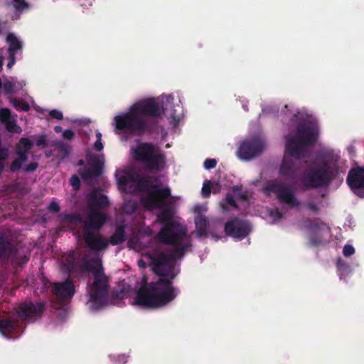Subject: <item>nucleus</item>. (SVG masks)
I'll list each match as a JSON object with an SVG mask.
<instances>
[{
    "mask_svg": "<svg viewBox=\"0 0 364 364\" xmlns=\"http://www.w3.org/2000/svg\"><path fill=\"white\" fill-rule=\"evenodd\" d=\"M346 182L356 196L364 198V166L351 168L348 173Z\"/></svg>",
    "mask_w": 364,
    "mask_h": 364,
    "instance_id": "obj_14",
    "label": "nucleus"
},
{
    "mask_svg": "<svg viewBox=\"0 0 364 364\" xmlns=\"http://www.w3.org/2000/svg\"><path fill=\"white\" fill-rule=\"evenodd\" d=\"M225 203L232 208L237 209L238 208L237 203L235 200L234 196L232 193H228L225 198Z\"/></svg>",
    "mask_w": 364,
    "mask_h": 364,
    "instance_id": "obj_31",
    "label": "nucleus"
},
{
    "mask_svg": "<svg viewBox=\"0 0 364 364\" xmlns=\"http://www.w3.org/2000/svg\"><path fill=\"white\" fill-rule=\"evenodd\" d=\"M48 210L53 213L59 212L60 211L59 204L57 202L52 201L48 206Z\"/></svg>",
    "mask_w": 364,
    "mask_h": 364,
    "instance_id": "obj_44",
    "label": "nucleus"
},
{
    "mask_svg": "<svg viewBox=\"0 0 364 364\" xmlns=\"http://www.w3.org/2000/svg\"><path fill=\"white\" fill-rule=\"evenodd\" d=\"M93 203L96 206L103 208L108 205L109 200L106 196L100 195V196L95 197L93 198Z\"/></svg>",
    "mask_w": 364,
    "mask_h": 364,
    "instance_id": "obj_28",
    "label": "nucleus"
},
{
    "mask_svg": "<svg viewBox=\"0 0 364 364\" xmlns=\"http://www.w3.org/2000/svg\"><path fill=\"white\" fill-rule=\"evenodd\" d=\"M84 267L93 274L92 283L87 284L89 301L97 307L102 306L106 304L108 296L109 280L103 272L102 264L97 259H92L85 262Z\"/></svg>",
    "mask_w": 364,
    "mask_h": 364,
    "instance_id": "obj_5",
    "label": "nucleus"
},
{
    "mask_svg": "<svg viewBox=\"0 0 364 364\" xmlns=\"http://www.w3.org/2000/svg\"><path fill=\"white\" fill-rule=\"evenodd\" d=\"M20 144L23 146V150H26V151H29L33 146V142L28 138H21L20 139Z\"/></svg>",
    "mask_w": 364,
    "mask_h": 364,
    "instance_id": "obj_32",
    "label": "nucleus"
},
{
    "mask_svg": "<svg viewBox=\"0 0 364 364\" xmlns=\"http://www.w3.org/2000/svg\"><path fill=\"white\" fill-rule=\"evenodd\" d=\"M135 176L134 174L119 173L116 174L118 185L122 188H125L129 183H134Z\"/></svg>",
    "mask_w": 364,
    "mask_h": 364,
    "instance_id": "obj_26",
    "label": "nucleus"
},
{
    "mask_svg": "<svg viewBox=\"0 0 364 364\" xmlns=\"http://www.w3.org/2000/svg\"><path fill=\"white\" fill-rule=\"evenodd\" d=\"M15 3H18L19 1H21V0H13Z\"/></svg>",
    "mask_w": 364,
    "mask_h": 364,
    "instance_id": "obj_60",
    "label": "nucleus"
},
{
    "mask_svg": "<svg viewBox=\"0 0 364 364\" xmlns=\"http://www.w3.org/2000/svg\"><path fill=\"white\" fill-rule=\"evenodd\" d=\"M172 107L168 102L161 107L153 98L139 101L129 108V112L114 117L115 127L117 130L136 136L159 133V119L162 114L176 120V110Z\"/></svg>",
    "mask_w": 364,
    "mask_h": 364,
    "instance_id": "obj_2",
    "label": "nucleus"
},
{
    "mask_svg": "<svg viewBox=\"0 0 364 364\" xmlns=\"http://www.w3.org/2000/svg\"><path fill=\"white\" fill-rule=\"evenodd\" d=\"M15 7L18 11H23L28 9L29 4L25 0H21L15 5Z\"/></svg>",
    "mask_w": 364,
    "mask_h": 364,
    "instance_id": "obj_42",
    "label": "nucleus"
},
{
    "mask_svg": "<svg viewBox=\"0 0 364 364\" xmlns=\"http://www.w3.org/2000/svg\"><path fill=\"white\" fill-rule=\"evenodd\" d=\"M138 264L140 267H146V264H145V262L142 260V259H139L138 261Z\"/></svg>",
    "mask_w": 364,
    "mask_h": 364,
    "instance_id": "obj_53",
    "label": "nucleus"
},
{
    "mask_svg": "<svg viewBox=\"0 0 364 364\" xmlns=\"http://www.w3.org/2000/svg\"><path fill=\"white\" fill-rule=\"evenodd\" d=\"M83 239L86 247L96 252L107 249L109 245V242L101 234L92 231H83Z\"/></svg>",
    "mask_w": 364,
    "mask_h": 364,
    "instance_id": "obj_15",
    "label": "nucleus"
},
{
    "mask_svg": "<svg viewBox=\"0 0 364 364\" xmlns=\"http://www.w3.org/2000/svg\"><path fill=\"white\" fill-rule=\"evenodd\" d=\"M265 148V142L259 137H252L242 141L237 151L238 158L250 161L259 156Z\"/></svg>",
    "mask_w": 364,
    "mask_h": 364,
    "instance_id": "obj_10",
    "label": "nucleus"
},
{
    "mask_svg": "<svg viewBox=\"0 0 364 364\" xmlns=\"http://www.w3.org/2000/svg\"><path fill=\"white\" fill-rule=\"evenodd\" d=\"M28 152L26 150H23L22 149H18L16 150V154L18 155L17 159L22 162H26L28 160Z\"/></svg>",
    "mask_w": 364,
    "mask_h": 364,
    "instance_id": "obj_36",
    "label": "nucleus"
},
{
    "mask_svg": "<svg viewBox=\"0 0 364 364\" xmlns=\"http://www.w3.org/2000/svg\"><path fill=\"white\" fill-rule=\"evenodd\" d=\"M157 178L150 176H140L136 174L134 178V184L136 185L139 191L146 193V195L151 192L152 189L156 188L157 185L155 183Z\"/></svg>",
    "mask_w": 364,
    "mask_h": 364,
    "instance_id": "obj_19",
    "label": "nucleus"
},
{
    "mask_svg": "<svg viewBox=\"0 0 364 364\" xmlns=\"http://www.w3.org/2000/svg\"><path fill=\"white\" fill-rule=\"evenodd\" d=\"M159 240L166 245H171L174 248L184 247V254L191 246L187 235V229L177 222L164 225L157 235Z\"/></svg>",
    "mask_w": 364,
    "mask_h": 364,
    "instance_id": "obj_6",
    "label": "nucleus"
},
{
    "mask_svg": "<svg viewBox=\"0 0 364 364\" xmlns=\"http://www.w3.org/2000/svg\"><path fill=\"white\" fill-rule=\"evenodd\" d=\"M38 167V163L31 162L29 164L23 166V169L26 173H33L37 169Z\"/></svg>",
    "mask_w": 364,
    "mask_h": 364,
    "instance_id": "obj_39",
    "label": "nucleus"
},
{
    "mask_svg": "<svg viewBox=\"0 0 364 364\" xmlns=\"http://www.w3.org/2000/svg\"><path fill=\"white\" fill-rule=\"evenodd\" d=\"M63 138L70 140L74 137V132L71 129H66L63 133Z\"/></svg>",
    "mask_w": 364,
    "mask_h": 364,
    "instance_id": "obj_47",
    "label": "nucleus"
},
{
    "mask_svg": "<svg viewBox=\"0 0 364 364\" xmlns=\"http://www.w3.org/2000/svg\"><path fill=\"white\" fill-rule=\"evenodd\" d=\"M23 162L15 159L11 164L10 170L11 172L15 173L22 168Z\"/></svg>",
    "mask_w": 364,
    "mask_h": 364,
    "instance_id": "obj_35",
    "label": "nucleus"
},
{
    "mask_svg": "<svg viewBox=\"0 0 364 364\" xmlns=\"http://www.w3.org/2000/svg\"><path fill=\"white\" fill-rule=\"evenodd\" d=\"M54 129H55V131L56 132H60V131H61L62 128H61L60 127H59V126H56V127L54 128Z\"/></svg>",
    "mask_w": 364,
    "mask_h": 364,
    "instance_id": "obj_57",
    "label": "nucleus"
},
{
    "mask_svg": "<svg viewBox=\"0 0 364 364\" xmlns=\"http://www.w3.org/2000/svg\"><path fill=\"white\" fill-rule=\"evenodd\" d=\"M17 252V249L5 235H0V260L12 259Z\"/></svg>",
    "mask_w": 364,
    "mask_h": 364,
    "instance_id": "obj_20",
    "label": "nucleus"
},
{
    "mask_svg": "<svg viewBox=\"0 0 364 364\" xmlns=\"http://www.w3.org/2000/svg\"><path fill=\"white\" fill-rule=\"evenodd\" d=\"M184 255V247L173 249L170 254L159 252L150 257L154 272L164 277L156 282L148 283L146 279H142L134 299L137 306L149 309H156L166 306L175 299L180 291L173 286L176 277L173 273L175 261Z\"/></svg>",
    "mask_w": 364,
    "mask_h": 364,
    "instance_id": "obj_1",
    "label": "nucleus"
},
{
    "mask_svg": "<svg viewBox=\"0 0 364 364\" xmlns=\"http://www.w3.org/2000/svg\"><path fill=\"white\" fill-rule=\"evenodd\" d=\"M216 165L217 161L215 159H207L203 163V166L207 170L214 168Z\"/></svg>",
    "mask_w": 364,
    "mask_h": 364,
    "instance_id": "obj_37",
    "label": "nucleus"
},
{
    "mask_svg": "<svg viewBox=\"0 0 364 364\" xmlns=\"http://www.w3.org/2000/svg\"><path fill=\"white\" fill-rule=\"evenodd\" d=\"M97 140H102V134L100 132H97L96 134Z\"/></svg>",
    "mask_w": 364,
    "mask_h": 364,
    "instance_id": "obj_55",
    "label": "nucleus"
},
{
    "mask_svg": "<svg viewBox=\"0 0 364 364\" xmlns=\"http://www.w3.org/2000/svg\"><path fill=\"white\" fill-rule=\"evenodd\" d=\"M11 113L8 108L0 109V121L5 124L6 129L10 132H14V127H16V122L11 121Z\"/></svg>",
    "mask_w": 364,
    "mask_h": 364,
    "instance_id": "obj_23",
    "label": "nucleus"
},
{
    "mask_svg": "<svg viewBox=\"0 0 364 364\" xmlns=\"http://www.w3.org/2000/svg\"><path fill=\"white\" fill-rule=\"evenodd\" d=\"M36 145L38 147L45 148L48 146L47 139L46 135H39L36 140Z\"/></svg>",
    "mask_w": 364,
    "mask_h": 364,
    "instance_id": "obj_33",
    "label": "nucleus"
},
{
    "mask_svg": "<svg viewBox=\"0 0 364 364\" xmlns=\"http://www.w3.org/2000/svg\"><path fill=\"white\" fill-rule=\"evenodd\" d=\"M11 103L17 111L27 112L30 109V105L28 102L17 98H11Z\"/></svg>",
    "mask_w": 364,
    "mask_h": 364,
    "instance_id": "obj_27",
    "label": "nucleus"
},
{
    "mask_svg": "<svg viewBox=\"0 0 364 364\" xmlns=\"http://www.w3.org/2000/svg\"><path fill=\"white\" fill-rule=\"evenodd\" d=\"M169 197H171L169 187L159 188L156 185L155 188L141 198V203L148 208H162L168 205L165 200Z\"/></svg>",
    "mask_w": 364,
    "mask_h": 364,
    "instance_id": "obj_11",
    "label": "nucleus"
},
{
    "mask_svg": "<svg viewBox=\"0 0 364 364\" xmlns=\"http://www.w3.org/2000/svg\"><path fill=\"white\" fill-rule=\"evenodd\" d=\"M122 297H124L125 296V294L124 292H122Z\"/></svg>",
    "mask_w": 364,
    "mask_h": 364,
    "instance_id": "obj_62",
    "label": "nucleus"
},
{
    "mask_svg": "<svg viewBox=\"0 0 364 364\" xmlns=\"http://www.w3.org/2000/svg\"><path fill=\"white\" fill-rule=\"evenodd\" d=\"M6 41L9 43L8 53L16 54L18 50L22 48V43L14 33H9L6 37Z\"/></svg>",
    "mask_w": 364,
    "mask_h": 364,
    "instance_id": "obj_25",
    "label": "nucleus"
},
{
    "mask_svg": "<svg viewBox=\"0 0 364 364\" xmlns=\"http://www.w3.org/2000/svg\"><path fill=\"white\" fill-rule=\"evenodd\" d=\"M53 292L55 296L62 301L70 299L75 293L73 282L67 279L65 282L55 284Z\"/></svg>",
    "mask_w": 364,
    "mask_h": 364,
    "instance_id": "obj_17",
    "label": "nucleus"
},
{
    "mask_svg": "<svg viewBox=\"0 0 364 364\" xmlns=\"http://www.w3.org/2000/svg\"><path fill=\"white\" fill-rule=\"evenodd\" d=\"M103 144L102 142V140H96V141L94 144V149L97 151H100L103 149Z\"/></svg>",
    "mask_w": 364,
    "mask_h": 364,
    "instance_id": "obj_49",
    "label": "nucleus"
},
{
    "mask_svg": "<svg viewBox=\"0 0 364 364\" xmlns=\"http://www.w3.org/2000/svg\"><path fill=\"white\" fill-rule=\"evenodd\" d=\"M126 240L125 226L119 225L117 227L114 232L109 238V243L112 245H117L123 243Z\"/></svg>",
    "mask_w": 364,
    "mask_h": 364,
    "instance_id": "obj_21",
    "label": "nucleus"
},
{
    "mask_svg": "<svg viewBox=\"0 0 364 364\" xmlns=\"http://www.w3.org/2000/svg\"><path fill=\"white\" fill-rule=\"evenodd\" d=\"M305 207L312 211L313 213H317L319 212L320 210V208L318 206V205L314 202V201H309L307 203H306L305 204Z\"/></svg>",
    "mask_w": 364,
    "mask_h": 364,
    "instance_id": "obj_38",
    "label": "nucleus"
},
{
    "mask_svg": "<svg viewBox=\"0 0 364 364\" xmlns=\"http://www.w3.org/2000/svg\"><path fill=\"white\" fill-rule=\"evenodd\" d=\"M311 228L314 229H319V222L318 220H314L311 222Z\"/></svg>",
    "mask_w": 364,
    "mask_h": 364,
    "instance_id": "obj_51",
    "label": "nucleus"
},
{
    "mask_svg": "<svg viewBox=\"0 0 364 364\" xmlns=\"http://www.w3.org/2000/svg\"><path fill=\"white\" fill-rule=\"evenodd\" d=\"M310 243L313 246H318L321 243V241L316 236H311L310 238Z\"/></svg>",
    "mask_w": 364,
    "mask_h": 364,
    "instance_id": "obj_48",
    "label": "nucleus"
},
{
    "mask_svg": "<svg viewBox=\"0 0 364 364\" xmlns=\"http://www.w3.org/2000/svg\"><path fill=\"white\" fill-rule=\"evenodd\" d=\"M6 159H1L0 158V175L1 174L3 170H4V161L6 160Z\"/></svg>",
    "mask_w": 364,
    "mask_h": 364,
    "instance_id": "obj_52",
    "label": "nucleus"
},
{
    "mask_svg": "<svg viewBox=\"0 0 364 364\" xmlns=\"http://www.w3.org/2000/svg\"><path fill=\"white\" fill-rule=\"evenodd\" d=\"M355 253V248L351 245H346L343 249V254L345 257H350Z\"/></svg>",
    "mask_w": 364,
    "mask_h": 364,
    "instance_id": "obj_40",
    "label": "nucleus"
},
{
    "mask_svg": "<svg viewBox=\"0 0 364 364\" xmlns=\"http://www.w3.org/2000/svg\"><path fill=\"white\" fill-rule=\"evenodd\" d=\"M318 136V127L311 122L301 123L295 135L286 136L285 154L279 168V175L295 180L300 171V159L304 156L306 147L315 144Z\"/></svg>",
    "mask_w": 364,
    "mask_h": 364,
    "instance_id": "obj_3",
    "label": "nucleus"
},
{
    "mask_svg": "<svg viewBox=\"0 0 364 364\" xmlns=\"http://www.w3.org/2000/svg\"><path fill=\"white\" fill-rule=\"evenodd\" d=\"M14 89V85L11 82H6L4 84V90L6 92H11Z\"/></svg>",
    "mask_w": 364,
    "mask_h": 364,
    "instance_id": "obj_50",
    "label": "nucleus"
},
{
    "mask_svg": "<svg viewBox=\"0 0 364 364\" xmlns=\"http://www.w3.org/2000/svg\"><path fill=\"white\" fill-rule=\"evenodd\" d=\"M70 184L73 190L78 191L80 188V181L77 175H73L70 178Z\"/></svg>",
    "mask_w": 364,
    "mask_h": 364,
    "instance_id": "obj_30",
    "label": "nucleus"
},
{
    "mask_svg": "<svg viewBox=\"0 0 364 364\" xmlns=\"http://www.w3.org/2000/svg\"><path fill=\"white\" fill-rule=\"evenodd\" d=\"M321 162V166L325 167L328 170L333 171V173L338 176L339 174V156L334 154L333 151H325L318 155Z\"/></svg>",
    "mask_w": 364,
    "mask_h": 364,
    "instance_id": "obj_18",
    "label": "nucleus"
},
{
    "mask_svg": "<svg viewBox=\"0 0 364 364\" xmlns=\"http://www.w3.org/2000/svg\"><path fill=\"white\" fill-rule=\"evenodd\" d=\"M337 177L333 171L318 166L304 172L302 182L305 189L318 188L328 186Z\"/></svg>",
    "mask_w": 364,
    "mask_h": 364,
    "instance_id": "obj_8",
    "label": "nucleus"
},
{
    "mask_svg": "<svg viewBox=\"0 0 364 364\" xmlns=\"http://www.w3.org/2000/svg\"><path fill=\"white\" fill-rule=\"evenodd\" d=\"M131 206H132V208H131V210L129 213H132V212L135 211V210L136 208V205L134 203L132 204Z\"/></svg>",
    "mask_w": 364,
    "mask_h": 364,
    "instance_id": "obj_56",
    "label": "nucleus"
},
{
    "mask_svg": "<svg viewBox=\"0 0 364 364\" xmlns=\"http://www.w3.org/2000/svg\"><path fill=\"white\" fill-rule=\"evenodd\" d=\"M264 191L267 195L274 193L279 202L288 205L290 208L298 207L300 205L293 189L280 181H269L264 187Z\"/></svg>",
    "mask_w": 364,
    "mask_h": 364,
    "instance_id": "obj_9",
    "label": "nucleus"
},
{
    "mask_svg": "<svg viewBox=\"0 0 364 364\" xmlns=\"http://www.w3.org/2000/svg\"><path fill=\"white\" fill-rule=\"evenodd\" d=\"M237 189H238V188H237V186H234V187H233V191H237Z\"/></svg>",
    "mask_w": 364,
    "mask_h": 364,
    "instance_id": "obj_61",
    "label": "nucleus"
},
{
    "mask_svg": "<svg viewBox=\"0 0 364 364\" xmlns=\"http://www.w3.org/2000/svg\"><path fill=\"white\" fill-rule=\"evenodd\" d=\"M134 158L142 163L145 169L149 171H161L166 164L165 156L149 143L138 145L134 151Z\"/></svg>",
    "mask_w": 364,
    "mask_h": 364,
    "instance_id": "obj_7",
    "label": "nucleus"
},
{
    "mask_svg": "<svg viewBox=\"0 0 364 364\" xmlns=\"http://www.w3.org/2000/svg\"><path fill=\"white\" fill-rule=\"evenodd\" d=\"M337 267L341 270H346L349 268V266L344 260L340 258L337 261Z\"/></svg>",
    "mask_w": 364,
    "mask_h": 364,
    "instance_id": "obj_45",
    "label": "nucleus"
},
{
    "mask_svg": "<svg viewBox=\"0 0 364 364\" xmlns=\"http://www.w3.org/2000/svg\"><path fill=\"white\" fill-rule=\"evenodd\" d=\"M59 154L63 158L68 156L70 151V146L64 144H61L58 146Z\"/></svg>",
    "mask_w": 364,
    "mask_h": 364,
    "instance_id": "obj_34",
    "label": "nucleus"
},
{
    "mask_svg": "<svg viewBox=\"0 0 364 364\" xmlns=\"http://www.w3.org/2000/svg\"><path fill=\"white\" fill-rule=\"evenodd\" d=\"M240 198L245 199L246 198V196L245 194H242Z\"/></svg>",
    "mask_w": 364,
    "mask_h": 364,
    "instance_id": "obj_59",
    "label": "nucleus"
},
{
    "mask_svg": "<svg viewBox=\"0 0 364 364\" xmlns=\"http://www.w3.org/2000/svg\"><path fill=\"white\" fill-rule=\"evenodd\" d=\"M270 215L275 219H281L283 217L282 213L278 208L271 210Z\"/></svg>",
    "mask_w": 364,
    "mask_h": 364,
    "instance_id": "obj_46",
    "label": "nucleus"
},
{
    "mask_svg": "<svg viewBox=\"0 0 364 364\" xmlns=\"http://www.w3.org/2000/svg\"><path fill=\"white\" fill-rule=\"evenodd\" d=\"M45 310L43 302H24L16 309L19 321L15 317H6L0 319V333L5 337L11 339L18 338L26 327L23 321H34L40 318Z\"/></svg>",
    "mask_w": 364,
    "mask_h": 364,
    "instance_id": "obj_4",
    "label": "nucleus"
},
{
    "mask_svg": "<svg viewBox=\"0 0 364 364\" xmlns=\"http://www.w3.org/2000/svg\"><path fill=\"white\" fill-rule=\"evenodd\" d=\"M195 224L197 235L198 237L206 236L208 222L205 216L202 215L196 216L195 218Z\"/></svg>",
    "mask_w": 364,
    "mask_h": 364,
    "instance_id": "obj_22",
    "label": "nucleus"
},
{
    "mask_svg": "<svg viewBox=\"0 0 364 364\" xmlns=\"http://www.w3.org/2000/svg\"><path fill=\"white\" fill-rule=\"evenodd\" d=\"M78 164L79 165H82L83 164V161L82 160L79 161Z\"/></svg>",
    "mask_w": 364,
    "mask_h": 364,
    "instance_id": "obj_58",
    "label": "nucleus"
},
{
    "mask_svg": "<svg viewBox=\"0 0 364 364\" xmlns=\"http://www.w3.org/2000/svg\"><path fill=\"white\" fill-rule=\"evenodd\" d=\"M161 210L158 214V219L159 223L166 225L167 223H171L172 218L173 217V213L170 208L166 206H164L160 208Z\"/></svg>",
    "mask_w": 364,
    "mask_h": 364,
    "instance_id": "obj_24",
    "label": "nucleus"
},
{
    "mask_svg": "<svg viewBox=\"0 0 364 364\" xmlns=\"http://www.w3.org/2000/svg\"><path fill=\"white\" fill-rule=\"evenodd\" d=\"M106 215L97 210H92L84 220L83 231L99 230L105 223Z\"/></svg>",
    "mask_w": 364,
    "mask_h": 364,
    "instance_id": "obj_16",
    "label": "nucleus"
},
{
    "mask_svg": "<svg viewBox=\"0 0 364 364\" xmlns=\"http://www.w3.org/2000/svg\"><path fill=\"white\" fill-rule=\"evenodd\" d=\"M211 188H210V182L209 181H206L203 186L201 190V194L203 198H208L210 196Z\"/></svg>",
    "mask_w": 364,
    "mask_h": 364,
    "instance_id": "obj_29",
    "label": "nucleus"
},
{
    "mask_svg": "<svg viewBox=\"0 0 364 364\" xmlns=\"http://www.w3.org/2000/svg\"><path fill=\"white\" fill-rule=\"evenodd\" d=\"M8 63L6 67L10 69L13 67V65L16 63V54L14 53H8Z\"/></svg>",
    "mask_w": 364,
    "mask_h": 364,
    "instance_id": "obj_43",
    "label": "nucleus"
},
{
    "mask_svg": "<svg viewBox=\"0 0 364 364\" xmlns=\"http://www.w3.org/2000/svg\"><path fill=\"white\" fill-rule=\"evenodd\" d=\"M104 161V155L102 154L87 155V162L89 167L80 172L81 178L84 180H89L99 177L103 171Z\"/></svg>",
    "mask_w": 364,
    "mask_h": 364,
    "instance_id": "obj_13",
    "label": "nucleus"
},
{
    "mask_svg": "<svg viewBox=\"0 0 364 364\" xmlns=\"http://www.w3.org/2000/svg\"><path fill=\"white\" fill-rule=\"evenodd\" d=\"M49 116L51 118L56 119L58 120H61L63 118V115L62 112L58 110V109H53L50 110L49 112Z\"/></svg>",
    "mask_w": 364,
    "mask_h": 364,
    "instance_id": "obj_41",
    "label": "nucleus"
},
{
    "mask_svg": "<svg viewBox=\"0 0 364 364\" xmlns=\"http://www.w3.org/2000/svg\"><path fill=\"white\" fill-rule=\"evenodd\" d=\"M224 230L228 236L242 240L250 232L251 226L247 221L234 217L225 224Z\"/></svg>",
    "mask_w": 364,
    "mask_h": 364,
    "instance_id": "obj_12",
    "label": "nucleus"
},
{
    "mask_svg": "<svg viewBox=\"0 0 364 364\" xmlns=\"http://www.w3.org/2000/svg\"><path fill=\"white\" fill-rule=\"evenodd\" d=\"M4 57L0 56V72L3 69Z\"/></svg>",
    "mask_w": 364,
    "mask_h": 364,
    "instance_id": "obj_54",
    "label": "nucleus"
}]
</instances>
